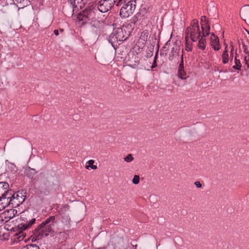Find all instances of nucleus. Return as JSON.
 Listing matches in <instances>:
<instances>
[{
  "instance_id": "2f4dec72",
  "label": "nucleus",
  "mask_w": 249,
  "mask_h": 249,
  "mask_svg": "<svg viewBox=\"0 0 249 249\" xmlns=\"http://www.w3.org/2000/svg\"><path fill=\"white\" fill-rule=\"evenodd\" d=\"M53 32L55 36H58L59 35V31L57 30H54Z\"/></svg>"
},
{
  "instance_id": "39448f33",
  "label": "nucleus",
  "mask_w": 249,
  "mask_h": 249,
  "mask_svg": "<svg viewBox=\"0 0 249 249\" xmlns=\"http://www.w3.org/2000/svg\"><path fill=\"white\" fill-rule=\"evenodd\" d=\"M95 11H97V9L91 7L84 10L83 13L79 16V19L85 23L94 21L96 19Z\"/></svg>"
},
{
  "instance_id": "a211bd4d",
  "label": "nucleus",
  "mask_w": 249,
  "mask_h": 249,
  "mask_svg": "<svg viewBox=\"0 0 249 249\" xmlns=\"http://www.w3.org/2000/svg\"><path fill=\"white\" fill-rule=\"evenodd\" d=\"M22 249H39V248L36 244H30L23 247Z\"/></svg>"
},
{
  "instance_id": "f704fd0d",
  "label": "nucleus",
  "mask_w": 249,
  "mask_h": 249,
  "mask_svg": "<svg viewBox=\"0 0 249 249\" xmlns=\"http://www.w3.org/2000/svg\"><path fill=\"white\" fill-rule=\"evenodd\" d=\"M153 55V53L152 51L150 52V53H148L147 56H151Z\"/></svg>"
},
{
  "instance_id": "f8f14e48",
  "label": "nucleus",
  "mask_w": 249,
  "mask_h": 249,
  "mask_svg": "<svg viewBox=\"0 0 249 249\" xmlns=\"http://www.w3.org/2000/svg\"><path fill=\"white\" fill-rule=\"evenodd\" d=\"M180 50V47L177 45H175L172 48L171 51V53L169 56V59L172 61L175 55H177L179 53Z\"/></svg>"
},
{
  "instance_id": "f3484780",
  "label": "nucleus",
  "mask_w": 249,
  "mask_h": 249,
  "mask_svg": "<svg viewBox=\"0 0 249 249\" xmlns=\"http://www.w3.org/2000/svg\"><path fill=\"white\" fill-rule=\"evenodd\" d=\"M234 60L235 65L233 66L232 68L235 70H240L241 67V64L240 60L237 59V58H236V57H235Z\"/></svg>"
},
{
  "instance_id": "79ce46f5",
  "label": "nucleus",
  "mask_w": 249,
  "mask_h": 249,
  "mask_svg": "<svg viewBox=\"0 0 249 249\" xmlns=\"http://www.w3.org/2000/svg\"><path fill=\"white\" fill-rule=\"evenodd\" d=\"M17 1V2H18V1H19L20 2H21V0H16Z\"/></svg>"
},
{
  "instance_id": "4be33fe9",
  "label": "nucleus",
  "mask_w": 249,
  "mask_h": 249,
  "mask_svg": "<svg viewBox=\"0 0 249 249\" xmlns=\"http://www.w3.org/2000/svg\"><path fill=\"white\" fill-rule=\"evenodd\" d=\"M140 181V177L138 175H135L132 179V182L134 184H137L139 183Z\"/></svg>"
},
{
  "instance_id": "6e6552de",
  "label": "nucleus",
  "mask_w": 249,
  "mask_h": 249,
  "mask_svg": "<svg viewBox=\"0 0 249 249\" xmlns=\"http://www.w3.org/2000/svg\"><path fill=\"white\" fill-rule=\"evenodd\" d=\"M129 36V34L127 33L124 28H117L113 37L116 41H123L126 40Z\"/></svg>"
},
{
  "instance_id": "58836bf2",
  "label": "nucleus",
  "mask_w": 249,
  "mask_h": 249,
  "mask_svg": "<svg viewBox=\"0 0 249 249\" xmlns=\"http://www.w3.org/2000/svg\"><path fill=\"white\" fill-rule=\"evenodd\" d=\"M143 41L144 42L145 40H143ZM144 43V42L142 43V48L144 46V45H143Z\"/></svg>"
},
{
  "instance_id": "f03ea898",
  "label": "nucleus",
  "mask_w": 249,
  "mask_h": 249,
  "mask_svg": "<svg viewBox=\"0 0 249 249\" xmlns=\"http://www.w3.org/2000/svg\"><path fill=\"white\" fill-rule=\"evenodd\" d=\"M55 222V217L51 216L42 222L35 230L34 234L40 239L47 236L53 232V227Z\"/></svg>"
},
{
  "instance_id": "4468645a",
  "label": "nucleus",
  "mask_w": 249,
  "mask_h": 249,
  "mask_svg": "<svg viewBox=\"0 0 249 249\" xmlns=\"http://www.w3.org/2000/svg\"><path fill=\"white\" fill-rule=\"evenodd\" d=\"M205 35H204V33H203V35L201 36V38L199 40L198 43V47L201 50H204L206 47V39L204 38Z\"/></svg>"
},
{
  "instance_id": "c756f323",
  "label": "nucleus",
  "mask_w": 249,
  "mask_h": 249,
  "mask_svg": "<svg viewBox=\"0 0 249 249\" xmlns=\"http://www.w3.org/2000/svg\"><path fill=\"white\" fill-rule=\"evenodd\" d=\"M185 50L188 51V52H189V51H191L192 49L191 48V47H189L187 45L186 46V48H185Z\"/></svg>"
},
{
  "instance_id": "c85d7f7f",
  "label": "nucleus",
  "mask_w": 249,
  "mask_h": 249,
  "mask_svg": "<svg viewBox=\"0 0 249 249\" xmlns=\"http://www.w3.org/2000/svg\"><path fill=\"white\" fill-rule=\"evenodd\" d=\"M195 185L196 186V187L197 188H201L202 187V185H201V184L200 183V182L199 181H196L195 182Z\"/></svg>"
},
{
  "instance_id": "c9c22d12",
  "label": "nucleus",
  "mask_w": 249,
  "mask_h": 249,
  "mask_svg": "<svg viewBox=\"0 0 249 249\" xmlns=\"http://www.w3.org/2000/svg\"><path fill=\"white\" fill-rule=\"evenodd\" d=\"M224 45H225V47H226L227 46V50H228V45L226 43H224Z\"/></svg>"
},
{
  "instance_id": "0eeeda50",
  "label": "nucleus",
  "mask_w": 249,
  "mask_h": 249,
  "mask_svg": "<svg viewBox=\"0 0 249 249\" xmlns=\"http://www.w3.org/2000/svg\"><path fill=\"white\" fill-rule=\"evenodd\" d=\"M186 36H185L186 40L190 37L193 41H196L200 36V31L199 27H188L185 32Z\"/></svg>"
},
{
  "instance_id": "aec40b11",
  "label": "nucleus",
  "mask_w": 249,
  "mask_h": 249,
  "mask_svg": "<svg viewBox=\"0 0 249 249\" xmlns=\"http://www.w3.org/2000/svg\"><path fill=\"white\" fill-rule=\"evenodd\" d=\"M134 160L132 155L131 154H128L124 158V160L125 162H130Z\"/></svg>"
},
{
  "instance_id": "e433bc0d",
  "label": "nucleus",
  "mask_w": 249,
  "mask_h": 249,
  "mask_svg": "<svg viewBox=\"0 0 249 249\" xmlns=\"http://www.w3.org/2000/svg\"><path fill=\"white\" fill-rule=\"evenodd\" d=\"M156 63V61H154V63L153 64L152 68H154L155 67V64Z\"/></svg>"
},
{
  "instance_id": "9b49d317",
  "label": "nucleus",
  "mask_w": 249,
  "mask_h": 249,
  "mask_svg": "<svg viewBox=\"0 0 249 249\" xmlns=\"http://www.w3.org/2000/svg\"><path fill=\"white\" fill-rule=\"evenodd\" d=\"M211 45L215 51H218L220 48L218 37L213 34L211 36Z\"/></svg>"
},
{
  "instance_id": "1a4fd4ad",
  "label": "nucleus",
  "mask_w": 249,
  "mask_h": 249,
  "mask_svg": "<svg viewBox=\"0 0 249 249\" xmlns=\"http://www.w3.org/2000/svg\"><path fill=\"white\" fill-rule=\"evenodd\" d=\"M129 65L131 67L134 68L137 66L140 62V57L138 53L137 52H132V53L129 54Z\"/></svg>"
},
{
  "instance_id": "ea45409f",
  "label": "nucleus",
  "mask_w": 249,
  "mask_h": 249,
  "mask_svg": "<svg viewBox=\"0 0 249 249\" xmlns=\"http://www.w3.org/2000/svg\"><path fill=\"white\" fill-rule=\"evenodd\" d=\"M59 31H60L61 32H63L64 31V30H63V29H60L59 30Z\"/></svg>"
},
{
  "instance_id": "7ed1b4c3",
  "label": "nucleus",
  "mask_w": 249,
  "mask_h": 249,
  "mask_svg": "<svg viewBox=\"0 0 249 249\" xmlns=\"http://www.w3.org/2000/svg\"><path fill=\"white\" fill-rule=\"evenodd\" d=\"M136 0H130L124 4L120 9V15L123 18H127L132 15L136 8Z\"/></svg>"
},
{
  "instance_id": "2eb2a0df",
  "label": "nucleus",
  "mask_w": 249,
  "mask_h": 249,
  "mask_svg": "<svg viewBox=\"0 0 249 249\" xmlns=\"http://www.w3.org/2000/svg\"><path fill=\"white\" fill-rule=\"evenodd\" d=\"M36 173V170L30 167H28L25 170L26 175L30 178H33Z\"/></svg>"
},
{
  "instance_id": "a19ab883",
  "label": "nucleus",
  "mask_w": 249,
  "mask_h": 249,
  "mask_svg": "<svg viewBox=\"0 0 249 249\" xmlns=\"http://www.w3.org/2000/svg\"><path fill=\"white\" fill-rule=\"evenodd\" d=\"M237 55H237V53H235V57H236V58H237Z\"/></svg>"
},
{
  "instance_id": "9d476101",
  "label": "nucleus",
  "mask_w": 249,
  "mask_h": 249,
  "mask_svg": "<svg viewBox=\"0 0 249 249\" xmlns=\"http://www.w3.org/2000/svg\"><path fill=\"white\" fill-rule=\"evenodd\" d=\"M240 16L246 23L249 24V5H247L241 9Z\"/></svg>"
},
{
  "instance_id": "393cba45",
  "label": "nucleus",
  "mask_w": 249,
  "mask_h": 249,
  "mask_svg": "<svg viewBox=\"0 0 249 249\" xmlns=\"http://www.w3.org/2000/svg\"><path fill=\"white\" fill-rule=\"evenodd\" d=\"M230 47L231 48V57L233 58V53L234 51V46L232 43H230Z\"/></svg>"
},
{
  "instance_id": "5701e85b",
  "label": "nucleus",
  "mask_w": 249,
  "mask_h": 249,
  "mask_svg": "<svg viewBox=\"0 0 249 249\" xmlns=\"http://www.w3.org/2000/svg\"><path fill=\"white\" fill-rule=\"evenodd\" d=\"M184 69L183 67V54L181 55V62L179 65L178 70H182Z\"/></svg>"
},
{
  "instance_id": "473e14b6",
  "label": "nucleus",
  "mask_w": 249,
  "mask_h": 249,
  "mask_svg": "<svg viewBox=\"0 0 249 249\" xmlns=\"http://www.w3.org/2000/svg\"><path fill=\"white\" fill-rule=\"evenodd\" d=\"M91 169H94V170H95L97 168V167L96 165H92L90 166V167Z\"/></svg>"
},
{
  "instance_id": "7c9ffc66",
  "label": "nucleus",
  "mask_w": 249,
  "mask_h": 249,
  "mask_svg": "<svg viewBox=\"0 0 249 249\" xmlns=\"http://www.w3.org/2000/svg\"><path fill=\"white\" fill-rule=\"evenodd\" d=\"M243 47L244 48V52L246 53H248V52L247 51V48L246 46H245V45L244 44H243Z\"/></svg>"
},
{
  "instance_id": "4c0bfd02",
  "label": "nucleus",
  "mask_w": 249,
  "mask_h": 249,
  "mask_svg": "<svg viewBox=\"0 0 249 249\" xmlns=\"http://www.w3.org/2000/svg\"><path fill=\"white\" fill-rule=\"evenodd\" d=\"M204 25L203 24H201V28H202V30H203V31L204 30V27H203V26H204Z\"/></svg>"
},
{
  "instance_id": "bb28decb",
  "label": "nucleus",
  "mask_w": 249,
  "mask_h": 249,
  "mask_svg": "<svg viewBox=\"0 0 249 249\" xmlns=\"http://www.w3.org/2000/svg\"><path fill=\"white\" fill-rule=\"evenodd\" d=\"M210 26L209 25L207 26L206 30L205 31V32H204V33H206V36H208V35H209V34H210Z\"/></svg>"
},
{
  "instance_id": "423d86ee",
  "label": "nucleus",
  "mask_w": 249,
  "mask_h": 249,
  "mask_svg": "<svg viewBox=\"0 0 249 249\" xmlns=\"http://www.w3.org/2000/svg\"><path fill=\"white\" fill-rule=\"evenodd\" d=\"M117 0H101L98 2V9L102 13L110 10Z\"/></svg>"
},
{
  "instance_id": "412c9836",
  "label": "nucleus",
  "mask_w": 249,
  "mask_h": 249,
  "mask_svg": "<svg viewBox=\"0 0 249 249\" xmlns=\"http://www.w3.org/2000/svg\"><path fill=\"white\" fill-rule=\"evenodd\" d=\"M189 27H199L197 20L194 19L192 21L191 26Z\"/></svg>"
},
{
  "instance_id": "cd10ccee",
  "label": "nucleus",
  "mask_w": 249,
  "mask_h": 249,
  "mask_svg": "<svg viewBox=\"0 0 249 249\" xmlns=\"http://www.w3.org/2000/svg\"><path fill=\"white\" fill-rule=\"evenodd\" d=\"M201 22H205L206 24H207L208 21L206 16H202L201 18Z\"/></svg>"
},
{
  "instance_id": "dca6fc26",
  "label": "nucleus",
  "mask_w": 249,
  "mask_h": 249,
  "mask_svg": "<svg viewBox=\"0 0 249 249\" xmlns=\"http://www.w3.org/2000/svg\"><path fill=\"white\" fill-rule=\"evenodd\" d=\"M15 213H17V211L14 209H11L7 212H5L3 214L5 216H7L9 219L13 218L15 215Z\"/></svg>"
},
{
  "instance_id": "b1692460",
  "label": "nucleus",
  "mask_w": 249,
  "mask_h": 249,
  "mask_svg": "<svg viewBox=\"0 0 249 249\" xmlns=\"http://www.w3.org/2000/svg\"><path fill=\"white\" fill-rule=\"evenodd\" d=\"M94 161L92 160H89L88 162V163L89 164L88 165L86 166V169H88L89 167H90L91 165H93L94 163Z\"/></svg>"
},
{
  "instance_id": "a878e982",
  "label": "nucleus",
  "mask_w": 249,
  "mask_h": 249,
  "mask_svg": "<svg viewBox=\"0 0 249 249\" xmlns=\"http://www.w3.org/2000/svg\"><path fill=\"white\" fill-rule=\"evenodd\" d=\"M245 61L246 62V64L247 65L248 67L249 68V55L245 57Z\"/></svg>"
},
{
  "instance_id": "f257e3e1",
  "label": "nucleus",
  "mask_w": 249,
  "mask_h": 249,
  "mask_svg": "<svg viewBox=\"0 0 249 249\" xmlns=\"http://www.w3.org/2000/svg\"><path fill=\"white\" fill-rule=\"evenodd\" d=\"M26 196L19 192L14 193L9 189V184L6 182H0V211L12 205L13 207H18L25 200Z\"/></svg>"
},
{
  "instance_id": "20e7f679",
  "label": "nucleus",
  "mask_w": 249,
  "mask_h": 249,
  "mask_svg": "<svg viewBox=\"0 0 249 249\" xmlns=\"http://www.w3.org/2000/svg\"><path fill=\"white\" fill-rule=\"evenodd\" d=\"M36 219L32 218L26 223H22L18 225V228L21 231L15 233L14 234L13 240L14 242H18L22 241L25 237L26 234L23 231V230H25L28 229L29 227L32 225L35 222Z\"/></svg>"
},
{
  "instance_id": "6ab92c4d",
  "label": "nucleus",
  "mask_w": 249,
  "mask_h": 249,
  "mask_svg": "<svg viewBox=\"0 0 249 249\" xmlns=\"http://www.w3.org/2000/svg\"><path fill=\"white\" fill-rule=\"evenodd\" d=\"M185 72L184 71V69L182 70H178V76L181 79H185Z\"/></svg>"
},
{
  "instance_id": "ddd939ff",
  "label": "nucleus",
  "mask_w": 249,
  "mask_h": 249,
  "mask_svg": "<svg viewBox=\"0 0 249 249\" xmlns=\"http://www.w3.org/2000/svg\"><path fill=\"white\" fill-rule=\"evenodd\" d=\"M228 50H227V47H225V50L223 51L222 54V62L223 64H227L228 63L229 59L231 58V59H232V58L231 57V56H229L228 54Z\"/></svg>"
},
{
  "instance_id": "72a5a7b5",
  "label": "nucleus",
  "mask_w": 249,
  "mask_h": 249,
  "mask_svg": "<svg viewBox=\"0 0 249 249\" xmlns=\"http://www.w3.org/2000/svg\"><path fill=\"white\" fill-rule=\"evenodd\" d=\"M122 0H119L118 2L116 3V5L119 6L121 4V3L122 2Z\"/></svg>"
}]
</instances>
